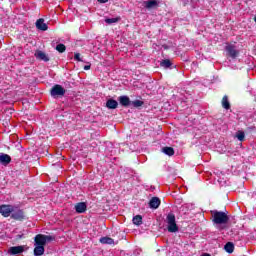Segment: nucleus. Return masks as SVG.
Segmentation results:
<instances>
[{
    "mask_svg": "<svg viewBox=\"0 0 256 256\" xmlns=\"http://www.w3.org/2000/svg\"><path fill=\"white\" fill-rule=\"evenodd\" d=\"M212 213V221L215 225H225L229 223V216H227V213L225 212H219L217 210H214Z\"/></svg>",
    "mask_w": 256,
    "mask_h": 256,
    "instance_id": "f257e3e1",
    "label": "nucleus"
},
{
    "mask_svg": "<svg viewBox=\"0 0 256 256\" xmlns=\"http://www.w3.org/2000/svg\"><path fill=\"white\" fill-rule=\"evenodd\" d=\"M166 223L169 233H177V231H179V226H177V221L175 220V214L169 213L166 216Z\"/></svg>",
    "mask_w": 256,
    "mask_h": 256,
    "instance_id": "f03ea898",
    "label": "nucleus"
},
{
    "mask_svg": "<svg viewBox=\"0 0 256 256\" xmlns=\"http://www.w3.org/2000/svg\"><path fill=\"white\" fill-rule=\"evenodd\" d=\"M34 241H35V245L45 247L47 243L53 241V236L38 234L35 236Z\"/></svg>",
    "mask_w": 256,
    "mask_h": 256,
    "instance_id": "7ed1b4c3",
    "label": "nucleus"
},
{
    "mask_svg": "<svg viewBox=\"0 0 256 256\" xmlns=\"http://www.w3.org/2000/svg\"><path fill=\"white\" fill-rule=\"evenodd\" d=\"M65 93H66L65 88H63V86H61L59 84L54 85L50 91V95L54 99H56V97H63V95H65Z\"/></svg>",
    "mask_w": 256,
    "mask_h": 256,
    "instance_id": "20e7f679",
    "label": "nucleus"
},
{
    "mask_svg": "<svg viewBox=\"0 0 256 256\" xmlns=\"http://www.w3.org/2000/svg\"><path fill=\"white\" fill-rule=\"evenodd\" d=\"M225 51L227 56L231 57V59H237V57H239V50H237V47H235L233 44H228L225 47Z\"/></svg>",
    "mask_w": 256,
    "mask_h": 256,
    "instance_id": "39448f33",
    "label": "nucleus"
},
{
    "mask_svg": "<svg viewBox=\"0 0 256 256\" xmlns=\"http://www.w3.org/2000/svg\"><path fill=\"white\" fill-rule=\"evenodd\" d=\"M11 218L15 219L16 221H23L25 219V215L23 214L22 210H19L13 207V211L11 212Z\"/></svg>",
    "mask_w": 256,
    "mask_h": 256,
    "instance_id": "423d86ee",
    "label": "nucleus"
},
{
    "mask_svg": "<svg viewBox=\"0 0 256 256\" xmlns=\"http://www.w3.org/2000/svg\"><path fill=\"white\" fill-rule=\"evenodd\" d=\"M13 205H1L0 213L3 217H10L11 213H13Z\"/></svg>",
    "mask_w": 256,
    "mask_h": 256,
    "instance_id": "0eeeda50",
    "label": "nucleus"
},
{
    "mask_svg": "<svg viewBox=\"0 0 256 256\" xmlns=\"http://www.w3.org/2000/svg\"><path fill=\"white\" fill-rule=\"evenodd\" d=\"M25 252V246H12L8 249V255H21Z\"/></svg>",
    "mask_w": 256,
    "mask_h": 256,
    "instance_id": "6e6552de",
    "label": "nucleus"
},
{
    "mask_svg": "<svg viewBox=\"0 0 256 256\" xmlns=\"http://www.w3.org/2000/svg\"><path fill=\"white\" fill-rule=\"evenodd\" d=\"M10 163H11V156L5 153H0V164L7 166Z\"/></svg>",
    "mask_w": 256,
    "mask_h": 256,
    "instance_id": "1a4fd4ad",
    "label": "nucleus"
},
{
    "mask_svg": "<svg viewBox=\"0 0 256 256\" xmlns=\"http://www.w3.org/2000/svg\"><path fill=\"white\" fill-rule=\"evenodd\" d=\"M159 205H161V200L158 197H153L149 201L150 209H159Z\"/></svg>",
    "mask_w": 256,
    "mask_h": 256,
    "instance_id": "9d476101",
    "label": "nucleus"
},
{
    "mask_svg": "<svg viewBox=\"0 0 256 256\" xmlns=\"http://www.w3.org/2000/svg\"><path fill=\"white\" fill-rule=\"evenodd\" d=\"M35 57L36 59H39L40 61H49V57H47V54H45V52L41 51V50H38L35 52Z\"/></svg>",
    "mask_w": 256,
    "mask_h": 256,
    "instance_id": "9b49d317",
    "label": "nucleus"
},
{
    "mask_svg": "<svg viewBox=\"0 0 256 256\" xmlns=\"http://www.w3.org/2000/svg\"><path fill=\"white\" fill-rule=\"evenodd\" d=\"M118 101L122 107H129V105H131V99H129L128 96H120Z\"/></svg>",
    "mask_w": 256,
    "mask_h": 256,
    "instance_id": "f8f14e48",
    "label": "nucleus"
},
{
    "mask_svg": "<svg viewBox=\"0 0 256 256\" xmlns=\"http://www.w3.org/2000/svg\"><path fill=\"white\" fill-rule=\"evenodd\" d=\"M76 213H85L87 211V204L85 202H80L75 205Z\"/></svg>",
    "mask_w": 256,
    "mask_h": 256,
    "instance_id": "ddd939ff",
    "label": "nucleus"
},
{
    "mask_svg": "<svg viewBox=\"0 0 256 256\" xmlns=\"http://www.w3.org/2000/svg\"><path fill=\"white\" fill-rule=\"evenodd\" d=\"M159 5V2L157 0H149L144 2V7L146 9H155Z\"/></svg>",
    "mask_w": 256,
    "mask_h": 256,
    "instance_id": "4468645a",
    "label": "nucleus"
},
{
    "mask_svg": "<svg viewBox=\"0 0 256 256\" xmlns=\"http://www.w3.org/2000/svg\"><path fill=\"white\" fill-rule=\"evenodd\" d=\"M36 27L37 29H39L40 31H47V29H49L47 27V25L45 24V20L44 19H39L36 21Z\"/></svg>",
    "mask_w": 256,
    "mask_h": 256,
    "instance_id": "2eb2a0df",
    "label": "nucleus"
},
{
    "mask_svg": "<svg viewBox=\"0 0 256 256\" xmlns=\"http://www.w3.org/2000/svg\"><path fill=\"white\" fill-rule=\"evenodd\" d=\"M118 106H119V103L114 99H109L106 102V107L108 109H117Z\"/></svg>",
    "mask_w": 256,
    "mask_h": 256,
    "instance_id": "dca6fc26",
    "label": "nucleus"
},
{
    "mask_svg": "<svg viewBox=\"0 0 256 256\" xmlns=\"http://www.w3.org/2000/svg\"><path fill=\"white\" fill-rule=\"evenodd\" d=\"M44 253H45V246L35 245V248H34V255L35 256H41Z\"/></svg>",
    "mask_w": 256,
    "mask_h": 256,
    "instance_id": "f3484780",
    "label": "nucleus"
},
{
    "mask_svg": "<svg viewBox=\"0 0 256 256\" xmlns=\"http://www.w3.org/2000/svg\"><path fill=\"white\" fill-rule=\"evenodd\" d=\"M100 243H102V245H113V243H115V240L109 237H102L100 238Z\"/></svg>",
    "mask_w": 256,
    "mask_h": 256,
    "instance_id": "a211bd4d",
    "label": "nucleus"
},
{
    "mask_svg": "<svg viewBox=\"0 0 256 256\" xmlns=\"http://www.w3.org/2000/svg\"><path fill=\"white\" fill-rule=\"evenodd\" d=\"M226 253H233L235 251V245L233 242H227L224 246Z\"/></svg>",
    "mask_w": 256,
    "mask_h": 256,
    "instance_id": "6ab92c4d",
    "label": "nucleus"
},
{
    "mask_svg": "<svg viewBox=\"0 0 256 256\" xmlns=\"http://www.w3.org/2000/svg\"><path fill=\"white\" fill-rule=\"evenodd\" d=\"M162 151L165 155H168V157H173V155H175V150L171 147H164Z\"/></svg>",
    "mask_w": 256,
    "mask_h": 256,
    "instance_id": "aec40b11",
    "label": "nucleus"
},
{
    "mask_svg": "<svg viewBox=\"0 0 256 256\" xmlns=\"http://www.w3.org/2000/svg\"><path fill=\"white\" fill-rule=\"evenodd\" d=\"M222 107L224 109H231V104H229V98L227 96H224L222 99Z\"/></svg>",
    "mask_w": 256,
    "mask_h": 256,
    "instance_id": "412c9836",
    "label": "nucleus"
},
{
    "mask_svg": "<svg viewBox=\"0 0 256 256\" xmlns=\"http://www.w3.org/2000/svg\"><path fill=\"white\" fill-rule=\"evenodd\" d=\"M134 225H141L143 223V217L141 215H136L132 219Z\"/></svg>",
    "mask_w": 256,
    "mask_h": 256,
    "instance_id": "4be33fe9",
    "label": "nucleus"
},
{
    "mask_svg": "<svg viewBox=\"0 0 256 256\" xmlns=\"http://www.w3.org/2000/svg\"><path fill=\"white\" fill-rule=\"evenodd\" d=\"M120 20L121 18H106L105 23L108 25H113V23H119Z\"/></svg>",
    "mask_w": 256,
    "mask_h": 256,
    "instance_id": "5701e85b",
    "label": "nucleus"
},
{
    "mask_svg": "<svg viewBox=\"0 0 256 256\" xmlns=\"http://www.w3.org/2000/svg\"><path fill=\"white\" fill-rule=\"evenodd\" d=\"M160 65L164 67V69H169V67H171V60H163Z\"/></svg>",
    "mask_w": 256,
    "mask_h": 256,
    "instance_id": "b1692460",
    "label": "nucleus"
},
{
    "mask_svg": "<svg viewBox=\"0 0 256 256\" xmlns=\"http://www.w3.org/2000/svg\"><path fill=\"white\" fill-rule=\"evenodd\" d=\"M236 138L238 139V141H244L245 140V132L238 131L236 133Z\"/></svg>",
    "mask_w": 256,
    "mask_h": 256,
    "instance_id": "393cba45",
    "label": "nucleus"
},
{
    "mask_svg": "<svg viewBox=\"0 0 256 256\" xmlns=\"http://www.w3.org/2000/svg\"><path fill=\"white\" fill-rule=\"evenodd\" d=\"M130 105H132V107H141L143 105V101L141 100H134V101H130Z\"/></svg>",
    "mask_w": 256,
    "mask_h": 256,
    "instance_id": "a878e982",
    "label": "nucleus"
},
{
    "mask_svg": "<svg viewBox=\"0 0 256 256\" xmlns=\"http://www.w3.org/2000/svg\"><path fill=\"white\" fill-rule=\"evenodd\" d=\"M65 49H66L65 44H58L56 46V51H58L59 53H65Z\"/></svg>",
    "mask_w": 256,
    "mask_h": 256,
    "instance_id": "bb28decb",
    "label": "nucleus"
},
{
    "mask_svg": "<svg viewBox=\"0 0 256 256\" xmlns=\"http://www.w3.org/2000/svg\"><path fill=\"white\" fill-rule=\"evenodd\" d=\"M74 59H75V61H83V59H81V54L80 53H75L74 54Z\"/></svg>",
    "mask_w": 256,
    "mask_h": 256,
    "instance_id": "cd10ccee",
    "label": "nucleus"
},
{
    "mask_svg": "<svg viewBox=\"0 0 256 256\" xmlns=\"http://www.w3.org/2000/svg\"><path fill=\"white\" fill-rule=\"evenodd\" d=\"M89 69H91V65H85L84 66V71H89Z\"/></svg>",
    "mask_w": 256,
    "mask_h": 256,
    "instance_id": "c85d7f7f",
    "label": "nucleus"
},
{
    "mask_svg": "<svg viewBox=\"0 0 256 256\" xmlns=\"http://www.w3.org/2000/svg\"><path fill=\"white\" fill-rule=\"evenodd\" d=\"M109 0H98V3H107Z\"/></svg>",
    "mask_w": 256,
    "mask_h": 256,
    "instance_id": "c756f323",
    "label": "nucleus"
},
{
    "mask_svg": "<svg viewBox=\"0 0 256 256\" xmlns=\"http://www.w3.org/2000/svg\"><path fill=\"white\" fill-rule=\"evenodd\" d=\"M16 239H23V235H17Z\"/></svg>",
    "mask_w": 256,
    "mask_h": 256,
    "instance_id": "7c9ffc66",
    "label": "nucleus"
},
{
    "mask_svg": "<svg viewBox=\"0 0 256 256\" xmlns=\"http://www.w3.org/2000/svg\"><path fill=\"white\" fill-rule=\"evenodd\" d=\"M254 21L256 22V17L254 18Z\"/></svg>",
    "mask_w": 256,
    "mask_h": 256,
    "instance_id": "2f4dec72",
    "label": "nucleus"
}]
</instances>
